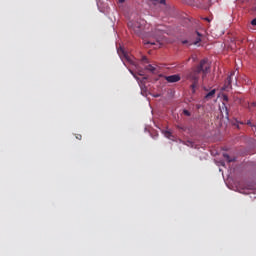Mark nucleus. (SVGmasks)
<instances>
[{"mask_svg": "<svg viewBox=\"0 0 256 256\" xmlns=\"http://www.w3.org/2000/svg\"><path fill=\"white\" fill-rule=\"evenodd\" d=\"M209 69H211L209 60L203 59L200 61L199 65L188 75V79L192 83L190 86L192 93H195L196 89L199 87V74L203 73V79H205V74L209 73Z\"/></svg>", "mask_w": 256, "mask_h": 256, "instance_id": "nucleus-1", "label": "nucleus"}, {"mask_svg": "<svg viewBox=\"0 0 256 256\" xmlns=\"http://www.w3.org/2000/svg\"><path fill=\"white\" fill-rule=\"evenodd\" d=\"M145 25H147V22L143 19L128 22L129 30L133 31L139 37L145 33Z\"/></svg>", "mask_w": 256, "mask_h": 256, "instance_id": "nucleus-2", "label": "nucleus"}, {"mask_svg": "<svg viewBox=\"0 0 256 256\" xmlns=\"http://www.w3.org/2000/svg\"><path fill=\"white\" fill-rule=\"evenodd\" d=\"M235 75V71L232 72L226 79L222 91H229L231 90V83L233 81V76Z\"/></svg>", "mask_w": 256, "mask_h": 256, "instance_id": "nucleus-3", "label": "nucleus"}, {"mask_svg": "<svg viewBox=\"0 0 256 256\" xmlns=\"http://www.w3.org/2000/svg\"><path fill=\"white\" fill-rule=\"evenodd\" d=\"M165 79L168 83H178V81H181V76H179V74H174L170 76H165Z\"/></svg>", "mask_w": 256, "mask_h": 256, "instance_id": "nucleus-4", "label": "nucleus"}, {"mask_svg": "<svg viewBox=\"0 0 256 256\" xmlns=\"http://www.w3.org/2000/svg\"><path fill=\"white\" fill-rule=\"evenodd\" d=\"M220 112L222 113V117L229 119V108L225 103H222V107H220Z\"/></svg>", "mask_w": 256, "mask_h": 256, "instance_id": "nucleus-5", "label": "nucleus"}, {"mask_svg": "<svg viewBox=\"0 0 256 256\" xmlns=\"http://www.w3.org/2000/svg\"><path fill=\"white\" fill-rule=\"evenodd\" d=\"M196 40L193 42V45H196L197 47H199L201 44V37H203V35H201V33L196 32Z\"/></svg>", "mask_w": 256, "mask_h": 256, "instance_id": "nucleus-6", "label": "nucleus"}, {"mask_svg": "<svg viewBox=\"0 0 256 256\" xmlns=\"http://www.w3.org/2000/svg\"><path fill=\"white\" fill-rule=\"evenodd\" d=\"M146 71H150V73H157V66H153L151 64H148L145 66Z\"/></svg>", "mask_w": 256, "mask_h": 256, "instance_id": "nucleus-7", "label": "nucleus"}, {"mask_svg": "<svg viewBox=\"0 0 256 256\" xmlns=\"http://www.w3.org/2000/svg\"><path fill=\"white\" fill-rule=\"evenodd\" d=\"M216 90H211L208 94H206L205 99H213L215 97Z\"/></svg>", "mask_w": 256, "mask_h": 256, "instance_id": "nucleus-8", "label": "nucleus"}, {"mask_svg": "<svg viewBox=\"0 0 256 256\" xmlns=\"http://www.w3.org/2000/svg\"><path fill=\"white\" fill-rule=\"evenodd\" d=\"M118 53H123L125 59H126L129 63H132L131 58H129V55H127V54L125 53V51H123V48H120V50H118Z\"/></svg>", "mask_w": 256, "mask_h": 256, "instance_id": "nucleus-9", "label": "nucleus"}, {"mask_svg": "<svg viewBox=\"0 0 256 256\" xmlns=\"http://www.w3.org/2000/svg\"><path fill=\"white\" fill-rule=\"evenodd\" d=\"M223 157L228 163H233V161H235V159H231L229 154H223Z\"/></svg>", "mask_w": 256, "mask_h": 256, "instance_id": "nucleus-10", "label": "nucleus"}, {"mask_svg": "<svg viewBox=\"0 0 256 256\" xmlns=\"http://www.w3.org/2000/svg\"><path fill=\"white\" fill-rule=\"evenodd\" d=\"M144 45H156V42L151 40H144Z\"/></svg>", "mask_w": 256, "mask_h": 256, "instance_id": "nucleus-11", "label": "nucleus"}, {"mask_svg": "<svg viewBox=\"0 0 256 256\" xmlns=\"http://www.w3.org/2000/svg\"><path fill=\"white\" fill-rule=\"evenodd\" d=\"M161 35H162V32L158 31V33L156 35V43H159V40L161 39Z\"/></svg>", "mask_w": 256, "mask_h": 256, "instance_id": "nucleus-12", "label": "nucleus"}, {"mask_svg": "<svg viewBox=\"0 0 256 256\" xmlns=\"http://www.w3.org/2000/svg\"><path fill=\"white\" fill-rule=\"evenodd\" d=\"M183 114L186 115V117H191V112H189V110H183Z\"/></svg>", "mask_w": 256, "mask_h": 256, "instance_id": "nucleus-13", "label": "nucleus"}, {"mask_svg": "<svg viewBox=\"0 0 256 256\" xmlns=\"http://www.w3.org/2000/svg\"><path fill=\"white\" fill-rule=\"evenodd\" d=\"M142 63H149V59H147V56L142 57Z\"/></svg>", "mask_w": 256, "mask_h": 256, "instance_id": "nucleus-14", "label": "nucleus"}, {"mask_svg": "<svg viewBox=\"0 0 256 256\" xmlns=\"http://www.w3.org/2000/svg\"><path fill=\"white\" fill-rule=\"evenodd\" d=\"M164 135L169 139V137H171L172 134H171V131H165Z\"/></svg>", "mask_w": 256, "mask_h": 256, "instance_id": "nucleus-15", "label": "nucleus"}, {"mask_svg": "<svg viewBox=\"0 0 256 256\" xmlns=\"http://www.w3.org/2000/svg\"><path fill=\"white\" fill-rule=\"evenodd\" d=\"M184 145H187L188 147H193V142L187 141V142H184Z\"/></svg>", "mask_w": 256, "mask_h": 256, "instance_id": "nucleus-16", "label": "nucleus"}, {"mask_svg": "<svg viewBox=\"0 0 256 256\" xmlns=\"http://www.w3.org/2000/svg\"><path fill=\"white\" fill-rule=\"evenodd\" d=\"M76 139H78V141H81V139H83V136L81 134H77Z\"/></svg>", "mask_w": 256, "mask_h": 256, "instance_id": "nucleus-17", "label": "nucleus"}, {"mask_svg": "<svg viewBox=\"0 0 256 256\" xmlns=\"http://www.w3.org/2000/svg\"><path fill=\"white\" fill-rule=\"evenodd\" d=\"M251 25L256 26V18H254V19L251 21Z\"/></svg>", "mask_w": 256, "mask_h": 256, "instance_id": "nucleus-18", "label": "nucleus"}, {"mask_svg": "<svg viewBox=\"0 0 256 256\" xmlns=\"http://www.w3.org/2000/svg\"><path fill=\"white\" fill-rule=\"evenodd\" d=\"M159 3H160L161 5H165V0H159Z\"/></svg>", "mask_w": 256, "mask_h": 256, "instance_id": "nucleus-19", "label": "nucleus"}, {"mask_svg": "<svg viewBox=\"0 0 256 256\" xmlns=\"http://www.w3.org/2000/svg\"><path fill=\"white\" fill-rule=\"evenodd\" d=\"M224 101H229V98L227 96H223Z\"/></svg>", "mask_w": 256, "mask_h": 256, "instance_id": "nucleus-20", "label": "nucleus"}, {"mask_svg": "<svg viewBox=\"0 0 256 256\" xmlns=\"http://www.w3.org/2000/svg\"><path fill=\"white\" fill-rule=\"evenodd\" d=\"M153 97H155V98L161 97V94H154Z\"/></svg>", "mask_w": 256, "mask_h": 256, "instance_id": "nucleus-21", "label": "nucleus"}, {"mask_svg": "<svg viewBox=\"0 0 256 256\" xmlns=\"http://www.w3.org/2000/svg\"><path fill=\"white\" fill-rule=\"evenodd\" d=\"M118 3H125V0H118Z\"/></svg>", "mask_w": 256, "mask_h": 256, "instance_id": "nucleus-22", "label": "nucleus"}, {"mask_svg": "<svg viewBox=\"0 0 256 256\" xmlns=\"http://www.w3.org/2000/svg\"><path fill=\"white\" fill-rule=\"evenodd\" d=\"M182 43H183L184 45L187 44V40H184Z\"/></svg>", "mask_w": 256, "mask_h": 256, "instance_id": "nucleus-23", "label": "nucleus"}, {"mask_svg": "<svg viewBox=\"0 0 256 256\" xmlns=\"http://www.w3.org/2000/svg\"><path fill=\"white\" fill-rule=\"evenodd\" d=\"M252 106H253V107H256V102L252 103Z\"/></svg>", "mask_w": 256, "mask_h": 256, "instance_id": "nucleus-24", "label": "nucleus"}, {"mask_svg": "<svg viewBox=\"0 0 256 256\" xmlns=\"http://www.w3.org/2000/svg\"><path fill=\"white\" fill-rule=\"evenodd\" d=\"M247 125H251V121H248V122H247Z\"/></svg>", "mask_w": 256, "mask_h": 256, "instance_id": "nucleus-25", "label": "nucleus"}, {"mask_svg": "<svg viewBox=\"0 0 256 256\" xmlns=\"http://www.w3.org/2000/svg\"><path fill=\"white\" fill-rule=\"evenodd\" d=\"M240 125H243V122H240Z\"/></svg>", "mask_w": 256, "mask_h": 256, "instance_id": "nucleus-26", "label": "nucleus"}, {"mask_svg": "<svg viewBox=\"0 0 256 256\" xmlns=\"http://www.w3.org/2000/svg\"><path fill=\"white\" fill-rule=\"evenodd\" d=\"M256 128V126H254Z\"/></svg>", "mask_w": 256, "mask_h": 256, "instance_id": "nucleus-27", "label": "nucleus"}]
</instances>
